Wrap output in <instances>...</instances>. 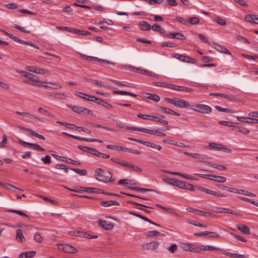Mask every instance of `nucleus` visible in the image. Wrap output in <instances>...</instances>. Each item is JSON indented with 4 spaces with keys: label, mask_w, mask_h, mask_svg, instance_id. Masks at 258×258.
I'll return each mask as SVG.
<instances>
[{
    "label": "nucleus",
    "mask_w": 258,
    "mask_h": 258,
    "mask_svg": "<svg viewBox=\"0 0 258 258\" xmlns=\"http://www.w3.org/2000/svg\"><path fill=\"white\" fill-rule=\"evenodd\" d=\"M94 176L97 180L103 182H114L115 181V179L112 178V174L110 171H105L99 168L95 169Z\"/></svg>",
    "instance_id": "nucleus-1"
},
{
    "label": "nucleus",
    "mask_w": 258,
    "mask_h": 258,
    "mask_svg": "<svg viewBox=\"0 0 258 258\" xmlns=\"http://www.w3.org/2000/svg\"><path fill=\"white\" fill-rule=\"evenodd\" d=\"M164 100L179 108H189L190 107L188 101L179 98H165Z\"/></svg>",
    "instance_id": "nucleus-2"
},
{
    "label": "nucleus",
    "mask_w": 258,
    "mask_h": 258,
    "mask_svg": "<svg viewBox=\"0 0 258 258\" xmlns=\"http://www.w3.org/2000/svg\"><path fill=\"white\" fill-rule=\"evenodd\" d=\"M28 78V80H24L23 82L33 86L43 85V84H46V82H42L38 80L39 78L32 74H31Z\"/></svg>",
    "instance_id": "nucleus-3"
},
{
    "label": "nucleus",
    "mask_w": 258,
    "mask_h": 258,
    "mask_svg": "<svg viewBox=\"0 0 258 258\" xmlns=\"http://www.w3.org/2000/svg\"><path fill=\"white\" fill-rule=\"evenodd\" d=\"M190 107L191 109L202 113H209L212 111V109L210 106L205 104L192 105Z\"/></svg>",
    "instance_id": "nucleus-4"
},
{
    "label": "nucleus",
    "mask_w": 258,
    "mask_h": 258,
    "mask_svg": "<svg viewBox=\"0 0 258 258\" xmlns=\"http://www.w3.org/2000/svg\"><path fill=\"white\" fill-rule=\"evenodd\" d=\"M56 122L60 125L66 126L73 130H78L79 131H81L86 132V133L89 134H91V131L89 129H87L83 126H77L74 124L67 123L65 122H61L59 121H57Z\"/></svg>",
    "instance_id": "nucleus-5"
},
{
    "label": "nucleus",
    "mask_w": 258,
    "mask_h": 258,
    "mask_svg": "<svg viewBox=\"0 0 258 258\" xmlns=\"http://www.w3.org/2000/svg\"><path fill=\"white\" fill-rule=\"evenodd\" d=\"M59 249L69 253H76L78 250L76 248L70 244H58Z\"/></svg>",
    "instance_id": "nucleus-6"
},
{
    "label": "nucleus",
    "mask_w": 258,
    "mask_h": 258,
    "mask_svg": "<svg viewBox=\"0 0 258 258\" xmlns=\"http://www.w3.org/2000/svg\"><path fill=\"white\" fill-rule=\"evenodd\" d=\"M160 244V242L157 241H152L143 244L142 247L145 250H155L159 247Z\"/></svg>",
    "instance_id": "nucleus-7"
},
{
    "label": "nucleus",
    "mask_w": 258,
    "mask_h": 258,
    "mask_svg": "<svg viewBox=\"0 0 258 258\" xmlns=\"http://www.w3.org/2000/svg\"><path fill=\"white\" fill-rule=\"evenodd\" d=\"M68 107L73 111L78 113H82L83 114H90L92 111L85 107H79L73 105H69Z\"/></svg>",
    "instance_id": "nucleus-8"
},
{
    "label": "nucleus",
    "mask_w": 258,
    "mask_h": 258,
    "mask_svg": "<svg viewBox=\"0 0 258 258\" xmlns=\"http://www.w3.org/2000/svg\"><path fill=\"white\" fill-rule=\"evenodd\" d=\"M195 236H206L209 239H214L219 237V235L215 232L204 231L195 233Z\"/></svg>",
    "instance_id": "nucleus-9"
},
{
    "label": "nucleus",
    "mask_w": 258,
    "mask_h": 258,
    "mask_svg": "<svg viewBox=\"0 0 258 258\" xmlns=\"http://www.w3.org/2000/svg\"><path fill=\"white\" fill-rule=\"evenodd\" d=\"M174 57L184 62H190L192 63H195L196 62V59L187 55L175 54Z\"/></svg>",
    "instance_id": "nucleus-10"
},
{
    "label": "nucleus",
    "mask_w": 258,
    "mask_h": 258,
    "mask_svg": "<svg viewBox=\"0 0 258 258\" xmlns=\"http://www.w3.org/2000/svg\"><path fill=\"white\" fill-rule=\"evenodd\" d=\"M97 222L101 227L106 230H111L113 228V224L111 222H108L106 220L100 219L98 220Z\"/></svg>",
    "instance_id": "nucleus-11"
},
{
    "label": "nucleus",
    "mask_w": 258,
    "mask_h": 258,
    "mask_svg": "<svg viewBox=\"0 0 258 258\" xmlns=\"http://www.w3.org/2000/svg\"><path fill=\"white\" fill-rule=\"evenodd\" d=\"M177 186L181 188H184L190 191H194L195 190V186L194 185L181 180L179 181Z\"/></svg>",
    "instance_id": "nucleus-12"
},
{
    "label": "nucleus",
    "mask_w": 258,
    "mask_h": 258,
    "mask_svg": "<svg viewBox=\"0 0 258 258\" xmlns=\"http://www.w3.org/2000/svg\"><path fill=\"white\" fill-rule=\"evenodd\" d=\"M159 109L162 112L171 114V115H174L177 116H180V114L178 112H175V111L169 108H166L163 106H159Z\"/></svg>",
    "instance_id": "nucleus-13"
},
{
    "label": "nucleus",
    "mask_w": 258,
    "mask_h": 258,
    "mask_svg": "<svg viewBox=\"0 0 258 258\" xmlns=\"http://www.w3.org/2000/svg\"><path fill=\"white\" fill-rule=\"evenodd\" d=\"M20 128L22 130H24L25 131H26L27 132H28L29 133V134L31 135V136H34L35 137H37L40 139H42V140H45V138L43 136L41 135H40V134H38L37 133L30 130V129H29V128H26L24 127H22V126H20Z\"/></svg>",
    "instance_id": "nucleus-14"
},
{
    "label": "nucleus",
    "mask_w": 258,
    "mask_h": 258,
    "mask_svg": "<svg viewBox=\"0 0 258 258\" xmlns=\"http://www.w3.org/2000/svg\"><path fill=\"white\" fill-rule=\"evenodd\" d=\"M237 228L238 230L245 234H250V230L248 226L244 224H239L237 225Z\"/></svg>",
    "instance_id": "nucleus-15"
},
{
    "label": "nucleus",
    "mask_w": 258,
    "mask_h": 258,
    "mask_svg": "<svg viewBox=\"0 0 258 258\" xmlns=\"http://www.w3.org/2000/svg\"><path fill=\"white\" fill-rule=\"evenodd\" d=\"M209 177V179L211 180H213L219 182H224L226 181V178L221 176L210 174Z\"/></svg>",
    "instance_id": "nucleus-16"
},
{
    "label": "nucleus",
    "mask_w": 258,
    "mask_h": 258,
    "mask_svg": "<svg viewBox=\"0 0 258 258\" xmlns=\"http://www.w3.org/2000/svg\"><path fill=\"white\" fill-rule=\"evenodd\" d=\"M139 27L141 30L149 31L151 29L150 25L146 21H141L139 24Z\"/></svg>",
    "instance_id": "nucleus-17"
},
{
    "label": "nucleus",
    "mask_w": 258,
    "mask_h": 258,
    "mask_svg": "<svg viewBox=\"0 0 258 258\" xmlns=\"http://www.w3.org/2000/svg\"><path fill=\"white\" fill-rule=\"evenodd\" d=\"M83 188V190L84 191H86L87 192L89 193H96V194H99L104 193L103 191H101V190L99 188H94V187H82Z\"/></svg>",
    "instance_id": "nucleus-18"
},
{
    "label": "nucleus",
    "mask_w": 258,
    "mask_h": 258,
    "mask_svg": "<svg viewBox=\"0 0 258 258\" xmlns=\"http://www.w3.org/2000/svg\"><path fill=\"white\" fill-rule=\"evenodd\" d=\"M209 147L211 149L215 150L220 151L225 150V148L223 145L218 144L214 142L209 143Z\"/></svg>",
    "instance_id": "nucleus-19"
},
{
    "label": "nucleus",
    "mask_w": 258,
    "mask_h": 258,
    "mask_svg": "<svg viewBox=\"0 0 258 258\" xmlns=\"http://www.w3.org/2000/svg\"><path fill=\"white\" fill-rule=\"evenodd\" d=\"M187 210H188L189 212H194L195 213L204 216H211V213L209 212H205L204 211H200L197 209H194L191 208L187 209Z\"/></svg>",
    "instance_id": "nucleus-20"
},
{
    "label": "nucleus",
    "mask_w": 258,
    "mask_h": 258,
    "mask_svg": "<svg viewBox=\"0 0 258 258\" xmlns=\"http://www.w3.org/2000/svg\"><path fill=\"white\" fill-rule=\"evenodd\" d=\"M16 113L19 115H22V116H26V117H27L28 118H32V119H34L35 120H38V121H42L41 119L37 117H36L35 116H33L32 115H31V114L29 113H27L26 112H20V111H17L16 112Z\"/></svg>",
    "instance_id": "nucleus-21"
},
{
    "label": "nucleus",
    "mask_w": 258,
    "mask_h": 258,
    "mask_svg": "<svg viewBox=\"0 0 258 258\" xmlns=\"http://www.w3.org/2000/svg\"><path fill=\"white\" fill-rule=\"evenodd\" d=\"M161 236L162 237L165 236V235L163 233H161L157 231H149L146 233V236L147 237H153L154 236Z\"/></svg>",
    "instance_id": "nucleus-22"
},
{
    "label": "nucleus",
    "mask_w": 258,
    "mask_h": 258,
    "mask_svg": "<svg viewBox=\"0 0 258 258\" xmlns=\"http://www.w3.org/2000/svg\"><path fill=\"white\" fill-rule=\"evenodd\" d=\"M145 97L155 102H159L160 100V97L157 94H152L149 93H145Z\"/></svg>",
    "instance_id": "nucleus-23"
},
{
    "label": "nucleus",
    "mask_w": 258,
    "mask_h": 258,
    "mask_svg": "<svg viewBox=\"0 0 258 258\" xmlns=\"http://www.w3.org/2000/svg\"><path fill=\"white\" fill-rule=\"evenodd\" d=\"M163 171L165 173H169V174H171L172 175L181 176L182 177H183L184 178H187L188 179H195V177L193 176L189 175H184V174H182L179 172H171V171H168L166 170H164Z\"/></svg>",
    "instance_id": "nucleus-24"
},
{
    "label": "nucleus",
    "mask_w": 258,
    "mask_h": 258,
    "mask_svg": "<svg viewBox=\"0 0 258 258\" xmlns=\"http://www.w3.org/2000/svg\"><path fill=\"white\" fill-rule=\"evenodd\" d=\"M113 93L116 94L121 95H128L134 97H136L137 95L135 94L125 91H119V90H114L113 91Z\"/></svg>",
    "instance_id": "nucleus-25"
},
{
    "label": "nucleus",
    "mask_w": 258,
    "mask_h": 258,
    "mask_svg": "<svg viewBox=\"0 0 258 258\" xmlns=\"http://www.w3.org/2000/svg\"><path fill=\"white\" fill-rule=\"evenodd\" d=\"M16 238L18 241H20L21 242H23L25 240L22 229H18L17 230Z\"/></svg>",
    "instance_id": "nucleus-26"
},
{
    "label": "nucleus",
    "mask_w": 258,
    "mask_h": 258,
    "mask_svg": "<svg viewBox=\"0 0 258 258\" xmlns=\"http://www.w3.org/2000/svg\"><path fill=\"white\" fill-rule=\"evenodd\" d=\"M202 246L191 244L190 252L200 253L202 251Z\"/></svg>",
    "instance_id": "nucleus-27"
},
{
    "label": "nucleus",
    "mask_w": 258,
    "mask_h": 258,
    "mask_svg": "<svg viewBox=\"0 0 258 258\" xmlns=\"http://www.w3.org/2000/svg\"><path fill=\"white\" fill-rule=\"evenodd\" d=\"M4 186L7 189H9V190H11L12 191H13V192L16 191V190H20V191H22L23 190V189L19 188L18 187H16L15 186H14L13 185H12V184H9V183L4 184Z\"/></svg>",
    "instance_id": "nucleus-28"
},
{
    "label": "nucleus",
    "mask_w": 258,
    "mask_h": 258,
    "mask_svg": "<svg viewBox=\"0 0 258 258\" xmlns=\"http://www.w3.org/2000/svg\"><path fill=\"white\" fill-rule=\"evenodd\" d=\"M137 116L140 118L144 119L145 120H155L154 119V116L148 115V114H144L142 113H138L137 114Z\"/></svg>",
    "instance_id": "nucleus-29"
},
{
    "label": "nucleus",
    "mask_w": 258,
    "mask_h": 258,
    "mask_svg": "<svg viewBox=\"0 0 258 258\" xmlns=\"http://www.w3.org/2000/svg\"><path fill=\"white\" fill-rule=\"evenodd\" d=\"M236 128H237V132L240 133L244 135H247L250 132L249 131L247 128H246L242 126H239L236 127Z\"/></svg>",
    "instance_id": "nucleus-30"
},
{
    "label": "nucleus",
    "mask_w": 258,
    "mask_h": 258,
    "mask_svg": "<svg viewBox=\"0 0 258 258\" xmlns=\"http://www.w3.org/2000/svg\"><path fill=\"white\" fill-rule=\"evenodd\" d=\"M166 182L173 185L175 186H177L178 182L179 180L172 179V178H165L163 179Z\"/></svg>",
    "instance_id": "nucleus-31"
},
{
    "label": "nucleus",
    "mask_w": 258,
    "mask_h": 258,
    "mask_svg": "<svg viewBox=\"0 0 258 258\" xmlns=\"http://www.w3.org/2000/svg\"><path fill=\"white\" fill-rule=\"evenodd\" d=\"M191 244L183 242L180 244L179 246L183 250L190 251Z\"/></svg>",
    "instance_id": "nucleus-32"
},
{
    "label": "nucleus",
    "mask_w": 258,
    "mask_h": 258,
    "mask_svg": "<svg viewBox=\"0 0 258 258\" xmlns=\"http://www.w3.org/2000/svg\"><path fill=\"white\" fill-rule=\"evenodd\" d=\"M227 256H229L234 258H246V256L244 254H240L236 253H232L227 252Z\"/></svg>",
    "instance_id": "nucleus-33"
},
{
    "label": "nucleus",
    "mask_w": 258,
    "mask_h": 258,
    "mask_svg": "<svg viewBox=\"0 0 258 258\" xmlns=\"http://www.w3.org/2000/svg\"><path fill=\"white\" fill-rule=\"evenodd\" d=\"M70 169L75 171L77 174L82 176L86 175L87 173V171L85 169H81L78 168H70Z\"/></svg>",
    "instance_id": "nucleus-34"
},
{
    "label": "nucleus",
    "mask_w": 258,
    "mask_h": 258,
    "mask_svg": "<svg viewBox=\"0 0 258 258\" xmlns=\"http://www.w3.org/2000/svg\"><path fill=\"white\" fill-rule=\"evenodd\" d=\"M238 198L242 201L248 202L258 207V202H255L251 199L243 197H238Z\"/></svg>",
    "instance_id": "nucleus-35"
},
{
    "label": "nucleus",
    "mask_w": 258,
    "mask_h": 258,
    "mask_svg": "<svg viewBox=\"0 0 258 258\" xmlns=\"http://www.w3.org/2000/svg\"><path fill=\"white\" fill-rule=\"evenodd\" d=\"M6 211L11 213H14L20 216L28 217V216L25 214L23 211L18 210H7Z\"/></svg>",
    "instance_id": "nucleus-36"
},
{
    "label": "nucleus",
    "mask_w": 258,
    "mask_h": 258,
    "mask_svg": "<svg viewBox=\"0 0 258 258\" xmlns=\"http://www.w3.org/2000/svg\"><path fill=\"white\" fill-rule=\"evenodd\" d=\"M254 17H255V15L247 14L245 16L244 19L247 22L254 23Z\"/></svg>",
    "instance_id": "nucleus-37"
},
{
    "label": "nucleus",
    "mask_w": 258,
    "mask_h": 258,
    "mask_svg": "<svg viewBox=\"0 0 258 258\" xmlns=\"http://www.w3.org/2000/svg\"><path fill=\"white\" fill-rule=\"evenodd\" d=\"M154 117L155 118V119H158V122L161 123H162V124H168V121L166 120H164L163 118H164V116L163 115H160L158 116H154Z\"/></svg>",
    "instance_id": "nucleus-38"
},
{
    "label": "nucleus",
    "mask_w": 258,
    "mask_h": 258,
    "mask_svg": "<svg viewBox=\"0 0 258 258\" xmlns=\"http://www.w3.org/2000/svg\"><path fill=\"white\" fill-rule=\"evenodd\" d=\"M154 117L155 118V119H158V122L161 123H162V124H168V121L166 120H164L163 118H164V116L163 115H160L158 116H154Z\"/></svg>",
    "instance_id": "nucleus-39"
},
{
    "label": "nucleus",
    "mask_w": 258,
    "mask_h": 258,
    "mask_svg": "<svg viewBox=\"0 0 258 258\" xmlns=\"http://www.w3.org/2000/svg\"><path fill=\"white\" fill-rule=\"evenodd\" d=\"M74 34H78L82 35H89L91 34V32L87 31L81 30L79 29L74 30Z\"/></svg>",
    "instance_id": "nucleus-40"
},
{
    "label": "nucleus",
    "mask_w": 258,
    "mask_h": 258,
    "mask_svg": "<svg viewBox=\"0 0 258 258\" xmlns=\"http://www.w3.org/2000/svg\"><path fill=\"white\" fill-rule=\"evenodd\" d=\"M184 154L188 156L198 159V158H201V155L197 154V153H188L185 152ZM202 159H205L204 157H201Z\"/></svg>",
    "instance_id": "nucleus-41"
},
{
    "label": "nucleus",
    "mask_w": 258,
    "mask_h": 258,
    "mask_svg": "<svg viewBox=\"0 0 258 258\" xmlns=\"http://www.w3.org/2000/svg\"><path fill=\"white\" fill-rule=\"evenodd\" d=\"M54 98L59 99H64L67 98V96L62 93H55L54 94Z\"/></svg>",
    "instance_id": "nucleus-42"
},
{
    "label": "nucleus",
    "mask_w": 258,
    "mask_h": 258,
    "mask_svg": "<svg viewBox=\"0 0 258 258\" xmlns=\"http://www.w3.org/2000/svg\"><path fill=\"white\" fill-rule=\"evenodd\" d=\"M76 95L80 98L84 99L85 100H87L88 99V97H89V95L83 93V92H76Z\"/></svg>",
    "instance_id": "nucleus-43"
},
{
    "label": "nucleus",
    "mask_w": 258,
    "mask_h": 258,
    "mask_svg": "<svg viewBox=\"0 0 258 258\" xmlns=\"http://www.w3.org/2000/svg\"><path fill=\"white\" fill-rule=\"evenodd\" d=\"M128 188L131 189H132V190H137V191H153V189H147V188H142V187L128 186Z\"/></svg>",
    "instance_id": "nucleus-44"
},
{
    "label": "nucleus",
    "mask_w": 258,
    "mask_h": 258,
    "mask_svg": "<svg viewBox=\"0 0 258 258\" xmlns=\"http://www.w3.org/2000/svg\"><path fill=\"white\" fill-rule=\"evenodd\" d=\"M98 104L101 105L107 108L112 107L111 105H110V104L108 103L104 100L101 99L100 98H99V101H98Z\"/></svg>",
    "instance_id": "nucleus-45"
},
{
    "label": "nucleus",
    "mask_w": 258,
    "mask_h": 258,
    "mask_svg": "<svg viewBox=\"0 0 258 258\" xmlns=\"http://www.w3.org/2000/svg\"><path fill=\"white\" fill-rule=\"evenodd\" d=\"M237 119L241 122H246L250 123V117H242V116H238L237 117Z\"/></svg>",
    "instance_id": "nucleus-46"
},
{
    "label": "nucleus",
    "mask_w": 258,
    "mask_h": 258,
    "mask_svg": "<svg viewBox=\"0 0 258 258\" xmlns=\"http://www.w3.org/2000/svg\"><path fill=\"white\" fill-rule=\"evenodd\" d=\"M156 206H157L159 208H160L162 209L163 210H164L165 211H166L167 212L171 213H172V214H173L174 215H177L176 213L173 209H172L171 208H169L163 207V206H161V205H159V204H157Z\"/></svg>",
    "instance_id": "nucleus-47"
},
{
    "label": "nucleus",
    "mask_w": 258,
    "mask_h": 258,
    "mask_svg": "<svg viewBox=\"0 0 258 258\" xmlns=\"http://www.w3.org/2000/svg\"><path fill=\"white\" fill-rule=\"evenodd\" d=\"M91 124H92V126L93 127H94L102 128H104V129H105L106 130H107V131H115V130H114L113 128H109V127H106V126H102L101 125L99 124L92 123Z\"/></svg>",
    "instance_id": "nucleus-48"
},
{
    "label": "nucleus",
    "mask_w": 258,
    "mask_h": 258,
    "mask_svg": "<svg viewBox=\"0 0 258 258\" xmlns=\"http://www.w3.org/2000/svg\"><path fill=\"white\" fill-rule=\"evenodd\" d=\"M62 161L72 164H75L78 165H81V163L80 162L72 160L71 158H67L65 160H62Z\"/></svg>",
    "instance_id": "nucleus-49"
},
{
    "label": "nucleus",
    "mask_w": 258,
    "mask_h": 258,
    "mask_svg": "<svg viewBox=\"0 0 258 258\" xmlns=\"http://www.w3.org/2000/svg\"><path fill=\"white\" fill-rule=\"evenodd\" d=\"M81 236H83V237H85L88 239L96 238L98 237L97 235H91L84 232V233H81Z\"/></svg>",
    "instance_id": "nucleus-50"
},
{
    "label": "nucleus",
    "mask_w": 258,
    "mask_h": 258,
    "mask_svg": "<svg viewBox=\"0 0 258 258\" xmlns=\"http://www.w3.org/2000/svg\"><path fill=\"white\" fill-rule=\"evenodd\" d=\"M199 21L200 20L199 18L196 17H193L189 18L188 23L189 22V23L191 24L195 25L198 24L199 23Z\"/></svg>",
    "instance_id": "nucleus-51"
},
{
    "label": "nucleus",
    "mask_w": 258,
    "mask_h": 258,
    "mask_svg": "<svg viewBox=\"0 0 258 258\" xmlns=\"http://www.w3.org/2000/svg\"><path fill=\"white\" fill-rule=\"evenodd\" d=\"M38 111L40 113L45 115L47 116H49L51 115V113L48 110L44 109L42 107H39Z\"/></svg>",
    "instance_id": "nucleus-52"
},
{
    "label": "nucleus",
    "mask_w": 258,
    "mask_h": 258,
    "mask_svg": "<svg viewBox=\"0 0 258 258\" xmlns=\"http://www.w3.org/2000/svg\"><path fill=\"white\" fill-rule=\"evenodd\" d=\"M35 73H37V74H48V72L47 70L36 67L35 69Z\"/></svg>",
    "instance_id": "nucleus-53"
},
{
    "label": "nucleus",
    "mask_w": 258,
    "mask_h": 258,
    "mask_svg": "<svg viewBox=\"0 0 258 258\" xmlns=\"http://www.w3.org/2000/svg\"><path fill=\"white\" fill-rule=\"evenodd\" d=\"M34 239L36 242H37L38 243H41L42 242L43 238H42V236H41L40 233L36 232L34 234Z\"/></svg>",
    "instance_id": "nucleus-54"
},
{
    "label": "nucleus",
    "mask_w": 258,
    "mask_h": 258,
    "mask_svg": "<svg viewBox=\"0 0 258 258\" xmlns=\"http://www.w3.org/2000/svg\"><path fill=\"white\" fill-rule=\"evenodd\" d=\"M81 56L82 58H85V59H86L88 60H90V61H94V60L97 61V60L98 59V58H97V57L91 56H88V55H86L84 54H81Z\"/></svg>",
    "instance_id": "nucleus-55"
},
{
    "label": "nucleus",
    "mask_w": 258,
    "mask_h": 258,
    "mask_svg": "<svg viewBox=\"0 0 258 258\" xmlns=\"http://www.w3.org/2000/svg\"><path fill=\"white\" fill-rule=\"evenodd\" d=\"M55 168L56 169H64L66 170V172H67V170L69 168V167L64 165V164H57L55 165Z\"/></svg>",
    "instance_id": "nucleus-56"
},
{
    "label": "nucleus",
    "mask_w": 258,
    "mask_h": 258,
    "mask_svg": "<svg viewBox=\"0 0 258 258\" xmlns=\"http://www.w3.org/2000/svg\"><path fill=\"white\" fill-rule=\"evenodd\" d=\"M189 223L196 226L206 228L207 227L206 225H204L200 223H198L195 221L191 220L189 222Z\"/></svg>",
    "instance_id": "nucleus-57"
},
{
    "label": "nucleus",
    "mask_w": 258,
    "mask_h": 258,
    "mask_svg": "<svg viewBox=\"0 0 258 258\" xmlns=\"http://www.w3.org/2000/svg\"><path fill=\"white\" fill-rule=\"evenodd\" d=\"M201 246L203 247L202 251L203 250L212 251V250H216L217 249V248L216 247H214L213 246H210V245H207V246L202 245Z\"/></svg>",
    "instance_id": "nucleus-58"
},
{
    "label": "nucleus",
    "mask_w": 258,
    "mask_h": 258,
    "mask_svg": "<svg viewBox=\"0 0 258 258\" xmlns=\"http://www.w3.org/2000/svg\"><path fill=\"white\" fill-rule=\"evenodd\" d=\"M215 49L218 51L226 53V47L219 44L215 45Z\"/></svg>",
    "instance_id": "nucleus-59"
},
{
    "label": "nucleus",
    "mask_w": 258,
    "mask_h": 258,
    "mask_svg": "<svg viewBox=\"0 0 258 258\" xmlns=\"http://www.w3.org/2000/svg\"><path fill=\"white\" fill-rule=\"evenodd\" d=\"M215 21L222 26L225 25L226 24V21L224 19L219 17H216L215 18Z\"/></svg>",
    "instance_id": "nucleus-60"
},
{
    "label": "nucleus",
    "mask_w": 258,
    "mask_h": 258,
    "mask_svg": "<svg viewBox=\"0 0 258 258\" xmlns=\"http://www.w3.org/2000/svg\"><path fill=\"white\" fill-rule=\"evenodd\" d=\"M30 146H33V149L35 150H38L40 151H44L45 150L44 148L41 147L39 145L36 144H30Z\"/></svg>",
    "instance_id": "nucleus-61"
},
{
    "label": "nucleus",
    "mask_w": 258,
    "mask_h": 258,
    "mask_svg": "<svg viewBox=\"0 0 258 258\" xmlns=\"http://www.w3.org/2000/svg\"><path fill=\"white\" fill-rule=\"evenodd\" d=\"M9 37L10 38H11L12 39H13L14 41H15V42L22 44L23 40L18 38L16 36H14L13 34H11V35H9Z\"/></svg>",
    "instance_id": "nucleus-62"
},
{
    "label": "nucleus",
    "mask_w": 258,
    "mask_h": 258,
    "mask_svg": "<svg viewBox=\"0 0 258 258\" xmlns=\"http://www.w3.org/2000/svg\"><path fill=\"white\" fill-rule=\"evenodd\" d=\"M41 160L45 164H49L51 163V158L49 155H46L44 157L41 158Z\"/></svg>",
    "instance_id": "nucleus-63"
},
{
    "label": "nucleus",
    "mask_w": 258,
    "mask_h": 258,
    "mask_svg": "<svg viewBox=\"0 0 258 258\" xmlns=\"http://www.w3.org/2000/svg\"><path fill=\"white\" fill-rule=\"evenodd\" d=\"M177 248V246L176 244H173L171 245V246L168 248V250L169 252L173 253L176 250Z\"/></svg>",
    "instance_id": "nucleus-64"
}]
</instances>
